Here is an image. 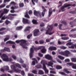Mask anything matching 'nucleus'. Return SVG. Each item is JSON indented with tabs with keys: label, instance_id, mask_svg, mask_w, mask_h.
Returning <instances> with one entry per match:
<instances>
[{
	"label": "nucleus",
	"instance_id": "35",
	"mask_svg": "<svg viewBox=\"0 0 76 76\" xmlns=\"http://www.w3.org/2000/svg\"><path fill=\"white\" fill-rule=\"evenodd\" d=\"M60 48L61 49H63V50H65V49H66V48H67V47H65L63 46H61L60 47Z\"/></svg>",
	"mask_w": 76,
	"mask_h": 76
},
{
	"label": "nucleus",
	"instance_id": "21",
	"mask_svg": "<svg viewBox=\"0 0 76 76\" xmlns=\"http://www.w3.org/2000/svg\"><path fill=\"white\" fill-rule=\"evenodd\" d=\"M6 43V44L8 43V44H15V42L10 41H7Z\"/></svg>",
	"mask_w": 76,
	"mask_h": 76
},
{
	"label": "nucleus",
	"instance_id": "43",
	"mask_svg": "<svg viewBox=\"0 0 76 76\" xmlns=\"http://www.w3.org/2000/svg\"><path fill=\"white\" fill-rule=\"evenodd\" d=\"M62 26H63V24H59L58 26L59 29L60 30H61V27H62Z\"/></svg>",
	"mask_w": 76,
	"mask_h": 76
},
{
	"label": "nucleus",
	"instance_id": "14",
	"mask_svg": "<svg viewBox=\"0 0 76 76\" xmlns=\"http://www.w3.org/2000/svg\"><path fill=\"white\" fill-rule=\"evenodd\" d=\"M30 53L29 54L30 57V58H31L33 57V53H34V49L33 48H31L30 49Z\"/></svg>",
	"mask_w": 76,
	"mask_h": 76
},
{
	"label": "nucleus",
	"instance_id": "38",
	"mask_svg": "<svg viewBox=\"0 0 76 76\" xmlns=\"http://www.w3.org/2000/svg\"><path fill=\"white\" fill-rule=\"evenodd\" d=\"M61 23H63V24H64V25H67V22L65 21H62L61 22Z\"/></svg>",
	"mask_w": 76,
	"mask_h": 76
},
{
	"label": "nucleus",
	"instance_id": "11",
	"mask_svg": "<svg viewBox=\"0 0 76 76\" xmlns=\"http://www.w3.org/2000/svg\"><path fill=\"white\" fill-rule=\"evenodd\" d=\"M23 23L24 24H30L31 23V22L29 21L28 20L24 18H23Z\"/></svg>",
	"mask_w": 76,
	"mask_h": 76
},
{
	"label": "nucleus",
	"instance_id": "50",
	"mask_svg": "<svg viewBox=\"0 0 76 76\" xmlns=\"http://www.w3.org/2000/svg\"><path fill=\"white\" fill-rule=\"evenodd\" d=\"M35 64H36V62L35 61H32V65L33 66H34L35 65Z\"/></svg>",
	"mask_w": 76,
	"mask_h": 76
},
{
	"label": "nucleus",
	"instance_id": "44",
	"mask_svg": "<svg viewBox=\"0 0 76 76\" xmlns=\"http://www.w3.org/2000/svg\"><path fill=\"white\" fill-rule=\"evenodd\" d=\"M5 23L6 25H8L9 23H10V22L7 20H6Z\"/></svg>",
	"mask_w": 76,
	"mask_h": 76
},
{
	"label": "nucleus",
	"instance_id": "60",
	"mask_svg": "<svg viewBox=\"0 0 76 76\" xmlns=\"http://www.w3.org/2000/svg\"><path fill=\"white\" fill-rule=\"evenodd\" d=\"M67 35L66 34H61V37H66Z\"/></svg>",
	"mask_w": 76,
	"mask_h": 76
},
{
	"label": "nucleus",
	"instance_id": "39",
	"mask_svg": "<svg viewBox=\"0 0 76 76\" xmlns=\"http://www.w3.org/2000/svg\"><path fill=\"white\" fill-rule=\"evenodd\" d=\"M15 66L17 67H18L20 69H21V66H20V64H19L18 63L16 64Z\"/></svg>",
	"mask_w": 76,
	"mask_h": 76
},
{
	"label": "nucleus",
	"instance_id": "57",
	"mask_svg": "<svg viewBox=\"0 0 76 76\" xmlns=\"http://www.w3.org/2000/svg\"><path fill=\"white\" fill-rule=\"evenodd\" d=\"M50 73H53V74H56V72L53 71H50Z\"/></svg>",
	"mask_w": 76,
	"mask_h": 76
},
{
	"label": "nucleus",
	"instance_id": "24",
	"mask_svg": "<svg viewBox=\"0 0 76 76\" xmlns=\"http://www.w3.org/2000/svg\"><path fill=\"white\" fill-rule=\"evenodd\" d=\"M56 69H57L58 70H60V69H62V67L60 65H57L56 67Z\"/></svg>",
	"mask_w": 76,
	"mask_h": 76
},
{
	"label": "nucleus",
	"instance_id": "9",
	"mask_svg": "<svg viewBox=\"0 0 76 76\" xmlns=\"http://www.w3.org/2000/svg\"><path fill=\"white\" fill-rule=\"evenodd\" d=\"M67 65H69V66H72V69H76V64H74L73 63H69L66 64Z\"/></svg>",
	"mask_w": 76,
	"mask_h": 76
},
{
	"label": "nucleus",
	"instance_id": "7",
	"mask_svg": "<svg viewBox=\"0 0 76 76\" xmlns=\"http://www.w3.org/2000/svg\"><path fill=\"white\" fill-rule=\"evenodd\" d=\"M72 6V5L70 4H69L66 5H64V6H63L61 7L60 8V9L59 10V13L61 12H61H64L65 11V8L67 7H69V6Z\"/></svg>",
	"mask_w": 76,
	"mask_h": 76
},
{
	"label": "nucleus",
	"instance_id": "40",
	"mask_svg": "<svg viewBox=\"0 0 76 76\" xmlns=\"http://www.w3.org/2000/svg\"><path fill=\"white\" fill-rule=\"evenodd\" d=\"M32 22H33V24H38V23L37 22V20H33L32 21Z\"/></svg>",
	"mask_w": 76,
	"mask_h": 76
},
{
	"label": "nucleus",
	"instance_id": "1",
	"mask_svg": "<svg viewBox=\"0 0 76 76\" xmlns=\"http://www.w3.org/2000/svg\"><path fill=\"white\" fill-rule=\"evenodd\" d=\"M21 42L20 43V45L22 46L23 48H25L26 50H28V47L25 46V44H26V41L25 40L21 39L20 40H17L15 41V42L17 44H19V42Z\"/></svg>",
	"mask_w": 76,
	"mask_h": 76
},
{
	"label": "nucleus",
	"instance_id": "51",
	"mask_svg": "<svg viewBox=\"0 0 76 76\" xmlns=\"http://www.w3.org/2000/svg\"><path fill=\"white\" fill-rule=\"evenodd\" d=\"M40 26L41 27H42L43 26H44L45 25H44V24L43 23H41L40 25Z\"/></svg>",
	"mask_w": 76,
	"mask_h": 76
},
{
	"label": "nucleus",
	"instance_id": "29",
	"mask_svg": "<svg viewBox=\"0 0 76 76\" xmlns=\"http://www.w3.org/2000/svg\"><path fill=\"white\" fill-rule=\"evenodd\" d=\"M40 44H42L44 43V41L43 40H40L39 41Z\"/></svg>",
	"mask_w": 76,
	"mask_h": 76
},
{
	"label": "nucleus",
	"instance_id": "27",
	"mask_svg": "<svg viewBox=\"0 0 76 76\" xmlns=\"http://www.w3.org/2000/svg\"><path fill=\"white\" fill-rule=\"evenodd\" d=\"M23 28V27L22 26H20L19 27H18L16 28V29L18 31L20 30V29H22Z\"/></svg>",
	"mask_w": 76,
	"mask_h": 76
},
{
	"label": "nucleus",
	"instance_id": "37",
	"mask_svg": "<svg viewBox=\"0 0 76 76\" xmlns=\"http://www.w3.org/2000/svg\"><path fill=\"white\" fill-rule=\"evenodd\" d=\"M1 20H5L6 19H7V17H6V16L4 15L3 17L2 16V17H1Z\"/></svg>",
	"mask_w": 76,
	"mask_h": 76
},
{
	"label": "nucleus",
	"instance_id": "3",
	"mask_svg": "<svg viewBox=\"0 0 76 76\" xmlns=\"http://www.w3.org/2000/svg\"><path fill=\"white\" fill-rule=\"evenodd\" d=\"M1 58L3 59V61H12V59H9V57L6 54L3 53L1 56Z\"/></svg>",
	"mask_w": 76,
	"mask_h": 76
},
{
	"label": "nucleus",
	"instance_id": "34",
	"mask_svg": "<svg viewBox=\"0 0 76 76\" xmlns=\"http://www.w3.org/2000/svg\"><path fill=\"white\" fill-rule=\"evenodd\" d=\"M39 75H43L44 74V72L42 70H39Z\"/></svg>",
	"mask_w": 76,
	"mask_h": 76
},
{
	"label": "nucleus",
	"instance_id": "64",
	"mask_svg": "<svg viewBox=\"0 0 76 76\" xmlns=\"http://www.w3.org/2000/svg\"><path fill=\"white\" fill-rule=\"evenodd\" d=\"M28 76H34V75L33 74H31L30 73H28Z\"/></svg>",
	"mask_w": 76,
	"mask_h": 76
},
{
	"label": "nucleus",
	"instance_id": "23",
	"mask_svg": "<svg viewBox=\"0 0 76 76\" xmlns=\"http://www.w3.org/2000/svg\"><path fill=\"white\" fill-rule=\"evenodd\" d=\"M19 7L18 6H15L14 7L12 6L11 7V8L12 10H14V9H18Z\"/></svg>",
	"mask_w": 76,
	"mask_h": 76
},
{
	"label": "nucleus",
	"instance_id": "54",
	"mask_svg": "<svg viewBox=\"0 0 76 76\" xmlns=\"http://www.w3.org/2000/svg\"><path fill=\"white\" fill-rule=\"evenodd\" d=\"M69 36L70 37H73L74 38H76V35H74V36H73V34H69Z\"/></svg>",
	"mask_w": 76,
	"mask_h": 76
},
{
	"label": "nucleus",
	"instance_id": "58",
	"mask_svg": "<svg viewBox=\"0 0 76 76\" xmlns=\"http://www.w3.org/2000/svg\"><path fill=\"white\" fill-rule=\"evenodd\" d=\"M35 1H36V0H31V2L33 5H35V4L34 3V1L35 2Z\"/></svg>",
	"mask_w": 76,
	"mask_h": 76
},
{
	"label": "nucleus",
	"instance_id": "49",
	"mask_svg": "<svg viewBox=\"0 0 76 76\" xmlns=\"http://www.w3.org/2000/svg\"><path fill=\"white\" fill-rule=\"evenodd\" d=\"M10 4L11 5H15V4H16V3L14 1H12L10 3Z\"/></svg>",
	"mask_w": 76,
	"mask_h": 76
},
{
	"label": "nucleus",
	"instance_id": "10",
	"mask_svg": "<svg viewBox=\"0 0 76 76\" xmlns=\"http://www.w3.org/2000/svg\"><path fill=\"white\" fill-rule=\"evenodd\" d=\"M39 29H36L34 31V35L35 37H37L38 35H39Z\"/></svg>",
	"mask_w": 76,
	"mask_h": 76
},
{
	"label": "nucleus",
	"instance_id": "56",
	"mask_svg": "<svg viewBox=\"0 0 76 76\" xmlns=\"http://www.w3.org/2000/svg\"><path fill=\"white\" fill-rule=\"evenodd\" d=\"M75 47L74 46V45L73 46H69L68 47V48H72V49H74V48H75Z\"/></svg>",
	"mask_w": 76,
	"mask_h": 76
},
{
	"label": "nucleus",
	"instance_id": "28",
	"mask_svg": "<svg viewBox=\"0 0 76 76\" xmlns=\"http://www.w3.org/2000/svg\"><path fill=\"white\" fill-rule=\"evenodd\" d=\"M59 73L63 76H67V74L64 73L63 72H59Z\"/></svg>",
	"mask_w": 76,
	"mask_h": 76
},
{
	"label": "nucleus",
	"instance_id": "18",
	"mask_svg": "<svg viewBox=\"0 0 76 76\" xmlns=\"http://www.w3.org/2000/svg\"><path fill=\"white\" fill-rule=\"evenodd\" d=\"M42 53H45L47 51V49H45V47H43L42 49L41 50Z\"/></svg>",
	"mask_w": 76,
	"mask_h": 76
},
{
	"label": "nucleus",
	"instance_id": "26",
	"mask_svg": "<svg viewBox=\"0 0 76 76\" xmlns=\"http://www.w3.org/2000/svg\"><path fill=\"white\" fill-rule=\"evenodd\" d=\"M64 71L66 72V73H67V74H69V73H72L71 72L68 71L67 70V69H64Z\"/></svg>",
	"mask_w": 76,
	"mask_h": 76
},
{
	"label": "nucleus",
	"instance_id": "17",
	"mask_svg": "<svg viewBox=\"0 0 76 76\" xmlns=\"http://www.w3.org/2000/svg\"><path fill=\"white\" fill-rule=\"evenodd\" d=\"M11 67L12 70H13L15 71V72H16L17 73L18 72V71L16 69V67L15 66V65H11Z\"/></svg>",
	"mask_w": 76,
	"mask_h": 76
},
{
	"label": "nucleus",
	"instance_id": "20",
	"mask_svg": "<svg viewBox=\"0 0 76 76\" xmlns=\"http://www.w3.org/2000/svg\"><path fill=\"white\" fill-rule=\"evenodd\" d=\"M4 50H5V51H7V52H10V50L9 48L5 47L4 48Z\"/></svg>",
	"mask_w": 76,
	"mask_h": 76
},
{
	"label": "nucleus",
	"instance_id": "53",
	"mask_svg": "<svg viewBox=\"0 0 76 76\" xmlns=\"http://www.w3.org/2000/svg\"><path fill=\"white\" fill-rule=\"evenodd\" d=\"M6 28L4 27H2L0 29V31H3V30H5L6 29Z\"/></svg>",
	"mask_w": 76,
	"mask_h": 76
},
{
	"label": "nucleus",
	"instance_id": "15",
	"mask_svg": "<svg viewBox=\"0 0 76 76\" xmlns=\"http://www.w3.org/2000/svg\"><path fill=\"white\" fill-rule=\"evenodd\" d=\"M45 58L46 59H48V60H50L52 59V57L50 55H49L47 54L46 55H45Z\"/></svg>",
	"mask_w": 76,
	"mask_h": 76
},
{
	"label": "nucleus",
	"instance_id": "52",
	"mask_svg": "<svg viewBox=\"0 0 76 76\" xmlns=\"http://www.w3.org/2000/svg\"><path fill=\"white\" fill-rule=\"evenodd\" d=\"M5 71H7L9 70V68L8 66H6L5 68L4 69Z\"/></svg>",
	"mask_w": 76,
	"mask_h": 76
},
{
	"label": "nucleus",
	"instance_id": "36",
	"mask_svg": "<svg viewBox=\"0 0 76 76\" xmlns=\"http://www.w3.org/2000/svg\"><path fill=\"white\" fill-rule=\"evenodd\" d=\"M33 73L35 74V75H37V70H33L32 71Z\"/></svg>",
	"mask_w": 76,
	"mask_h": 76
},
{
	"label": "nucleus",
	"instance_id": "31",
	"mask_svg": "<svg viewBox=\"0 0 76 76\" xmlns=\"http://www.w3.org/2000/svg\"><path fill=\"white\" fill-rule=\"evenodd\" d=\"M20 7H23L24 6V4L23 3H20L19 4Z\"/></svg>",
	"mask_w": 76,
	"mask_h": 76
},
{
	"label": "nucleus",
	"instance_id": "16",
	"mask_svg": "<svg viewBox=\"0 0 76 76\" xmlns=\"http://www.w3.org/2000/svg\"><path fill=\"white\" fill-rule=\"evenodd\" d=\"M49 50L53 51V50H56L57 48L54 46H50L49 48Z\"/></svg>",
	"mask_w": 76,
	"mask_h": 76
},
{
	"label": "nucleus",
	"instance_id": "32",
	"mask_svg": "<svg viewBox=\"0 0 76 76\" xmlns=\"http://www.w3.org/2000/svg\"><path fill=\"white\" fill-rule=\"evenodd\" d=\"M58 57L61 59V60H64V58L61 56H58Z\"/></svg>",
	"mask_w": 76,
	"mask_h": 76
},
{
	"label": "nucleus",
	"instance_id": "22",
	"mask_svg": "<svg viewBox=\"0 0 76 76\" xmlns=\"http://www.w3.org/2000/svg\"><path fill=\"white\" fill-rule=\"evenodd\" d=\"M31 28L30 26H27V27L24 30V31H30V29H31Z\"/></svg>",
	"mask_w": 76,
	"mask_h": 76
},
{
	"label": "nucleus",
	"instance_id": "63",
	"mask_svg": "<svg viewBox=\"0 0 76 76\" xmlns=\"http://www.w3.org/2000/svg\"><path fill=\"white\" fill-rule=\"evenodd\" d=\"M58 44H59V45H62V43L61 42H60V41L59 40L58 41Z\"/></svg>",
	"mask_w": 76,
	"mask_h": 76
},
{
	"label": "nucleus",
	"instance_id": "2",
	"mask_svg": "<svg viewBox=\"0 0 76 76\" xmlns=\"http://www.w3.org/2000/svg\"><path fill=\"white\" fill-rule=\"evenodd\" d=\"M46 62V61H45L42 60L41 61V63L43 64V69L45 71V74H48L49 71L48 69H47V67L45 66L46 64H47Z\"/></svg>",
	"mask_w": 76,
	"mask_h": 76
},
{
	"label": "nucleus",
	"instance_id": "33",
	"mask_svg": "<svg viewBox=\"0 0 76 76\" xmlns=\"http://www.w3.org/2000/svg\"><path fill=\"white\" fill-rule=\"evenodd\" d=\"M25 18H28V19L30 18V17H29V16L28 15V12H26V14L25 15Z\"/></svg>",
	"mask_w": 76,
	"mask_h": 76
},
{
	"label": "nucleus",
	"instance_id": "5",
	"mask_svg": "<svg viewBox=\"0 0 76 76\" xmlns=\"http://www.w3.org/2000/svg\"><path fill=\"white\" fill-rule=\"evenodd\" d=\"M59 54L64 56L66 57H69V55L70 54V52L69 51L65 50L64 52H59Z\"/></svg>",
	"mask_w": 76,
	"mask_h": 76
},
{
	"label": "nucleus",
	"instance_id": "47",
	"mask_svg": "<svg viewBox=\"0 0 76 76\" xmlns=\"http://www.w3.org/2000/svg\"><path fill=\"white\" fill-rule=\"evenodd\" d=\"M12 57L14 60H16V56L13 55L12 56Z\"/></svg>",
	"mask_w": 76,
	"mask_h": 76
},
{
	"label": "nucleus",
	"instance_id": "30",
	"mask_svg": "<svg viewBox=\"0 0 76 76\" xmlns=\"http://www.w3.org/2000/svg\"><path fill=\"white\" fill-rule=\"evenodd\" d=\"M9 16H18V14H9Z\"/></svg>",
	"mask_w": 76,
	"mask_h": 76
},
{
	"label": "nucleus",
	"instance_id": "48",
	"mask_svg": "<svg viewBox=\"0 0 76 76\" xmlns=\"http://www.w3.org/2000/svg\"><path fill=\"white\" fill-rule=\"evenodd\" d=\"M69 13H72V14H75L76 13V11H71L69 12Z\"/></svg>",
	"mask_w": 76,
	"mask_h": 76
},
{
	"label": "nucleus",
	"instance_id": "8",
	"mask_svg": "<svg viewBox=\"0 0 76 76\" xmlns=\"http://www.w3.org/2000/svg\"><path fill=\"white\" fill-rule=\"evenodd\" d=\"M56 12V10L54 9L52 10V8H50L49 9V11H48V17H50L51 16V15H52V13H53V12Z\"/></svg>",
	"mask_w": 76,
	"mask_h": 76
},
{
	"label": "nucleus",
	"instance_id": "61",
	"mask_svg": "<svg viewBox=\"0 0 76 76\" xmlns=\"http://www.w3.org/2000/svg\"><path fill=\"white\" fill-rule=\"evenodd\" d=\"M21 75H22L23 76H24L25 75V72L23 71H22L21 72Z\"/></svg>",
	"mask_w": 76,
	"mask_h": 76
},
{
	"label": "nucleus",
	"instance_id": "19",
	"mask_svg": "<svg viewBox=\"0 0 76 76\" xmlns=\"http://www.w3.org/2000/svg\"><path fill=\"white\" fill-rule=\"evenodd\" d=\"M48 66H51L52 67H53V63L52 62L50 61L48 62Z\"/></svg>",
	"mask_w": 76,
	"mask_h": 76
},
{
	"label": "nucleus",
	"instance_id": "45",
	"mask_svg": "<svg viewBox=\"0 0 76 76\" xmlns=\"http://www.w3.org/2000/svg\"><path fill=\"white\" fill-rule=\"evenodd\" d=\"M9 16L10 17H9V20H13V19H14V17H12L11 16Z\"/></svg>",
	"mask_w": 76,
	"mask_h": 76
},
{
	"label": "nucleus",
	"instance_id": "59",
	"mask_svg": "<svg viewBox=\"0 0 76 76\" xmlns=\"http://www.w3.org/2000/svg\"><path fill=\"white\" fill-rule=\"evenodd\" d=\"M72 44V43L71 42H69L66 44V45L67 46H68V45H71Z\"/></svg>",
	"mask_w": 76,
	"mask_h": 76
},
{
	"label": "nucleus",
	"instance_id": "55",
	"mask_svg": "<svg viewBox=\"0 0 76 76\" xmlns=\"http://www.w3.org/2000/svg\"><path fill=\"white\" fill-rule=\"evenodd\" d=\"M32 60H34V61H35L36 62V63H37H37H38V61H37V59H36V58H32Z\"/></svg>",
	"mask_w": 76,
	"mask_h": 76
},
{
	"label": "nucleus",
	"instance_id": "13",
	"mask_svg": "<svg viewBox=\"0 0 76 76\" xmlns=\"http://www.w3.org/2000/svg\"><path fill=\"white\" fill-rule=\"evenodd\" d=\"M42 8L43 9H44L43 10V11L42 13V16L44 17L45 15V12H47V10L45 9V7H44V6H42Z\"/></svg>",
	"mask_w": 76,
	"mask_h": 76
},
{
	"label": "nucleus",
	"instance_id": "4",
	"mask_svg": "<svg viewBox=\"0 0 76 76\" xmlns=\"http://www.w3.org/2000/svg\"><path fill=\"white\" fill-rule=\"evenodd\" d=\"M49 27L50 28H48V30H47L46 32L45 33V34L46 35H52L53 34H54V32H51L52 30H53V25H51L49 26Z\"/></svg>",
	"mask_w": 76,
	"mask_h": 76
},
{
	"label": "nucleus",
	"instance_id": "25",
	"mask_svg": "<svg viewBox=\"0 0 76 76\" xmlns=\"http://www.w3.org/2000/svg\"><path fill=\"white\" fill-rule=\"evenodd\" d=\"M71 61L72 62H74V63H76V58H71Z\"/></svg>",
	"mask_w": 76,
	"mask_h": 76
},
{
	"label": "nucleus",
	"instance_id": "46",
	"mask_svg": "<svg viewBox=\"0 0 76 76\" xmlns=\"http://www.w3.org/2000/svg\"><path fill=\"white\" fill-rule=\"evenodd\" d=\"M34 49L35 51H37L40 49V48H34Z\"/></svg>",
	"mask_w": 76,
	"mask_h": 76
},
{
	"label": "nucleus",
	"instance_id": "41",
	"mask_svg": "<svg viewBox=\"0 0 76 76\" xmlns=\"http://www.w3.org/2000/svg\"><path fill=\"white\" fill-rule=\"evenodd\" d=\"M32 36V34H30L27 36V38L28 39H30Z\"/></svg>",
	"mask_w": 76,
	"mask_h": 76
},
{
	"label": "nucleus",
	"instance_id": "12",
	"mask_svg": "<svg viewBox=\"0 0 76 76\" xmlns=\"http://www.w3.org/2000/svg\"><path fill=\"white\" fill-rule=\"evenodd\" d=\"M9 12V10L7 9H4V12L2 13H1V15L0 16V18H1L3 16V15L4 14H6V13H7Z\"/></svg>",
	"mask_w": 76,
	"mask_h": 76
},
{
	"label": "nucleus",
	"instance_id": "6",
	"mask_svg": "<svg viewBox=\"0 0 76 76\" xmlns=\"http://www.w3.org/2000/svg\"><path fill=\"white\" fill-rule=\"evenodd\" d=\"M34 15L39 17L40 18H42V14L39 11H37L35 10L34 11Z\"/></svg>",
	"mask_w": 76,
	"mask_h": 76
},
{
	"label": "nucleus",
	"instance_id": "42",
	"mask_svg": "<svg viewBox=\"0 0 76 76\" xmlns=\"http://www.w3.org/2000/svg\"><path fill=\"white\" fill-rule=\"evenodd\" d=\"M36 67L37 68V69H40L41 67V66L39 65H37L36 66Z\"/></svg>",
	"mask_w": 76,
	"mask_h": 76
},
{
	"label": "nucleus",
	"instance_id": "62",
	"mask_svg": "<svg viewBox=\"0 0 76 76\" xmlns=\"http://www.w3.org/2000/svg\"><path fill=\"white\" fill-rule=\"evenodd\" d=\"M39 57H42L43 56V54L41 53H39Z\"/></svg>",
	"mask_w": 76,
	"mask_h": 76
}]
</instances>
